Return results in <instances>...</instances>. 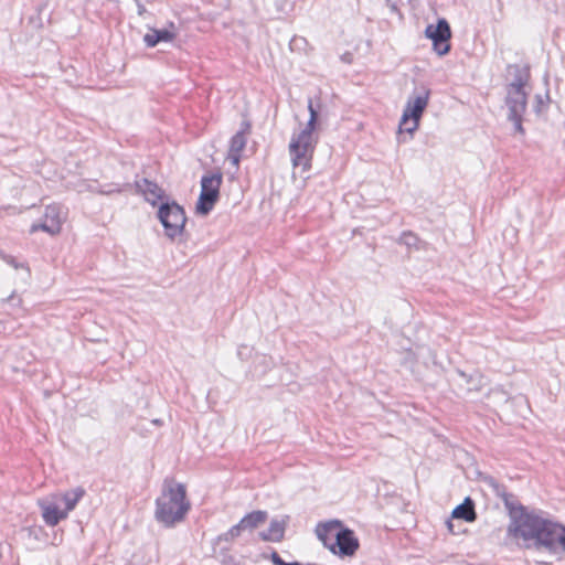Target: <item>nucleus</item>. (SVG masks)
I'll return each mask as SVG.
<instances>
[{
	"mask_svg": "<svg viewBox=\"0 0 565 565\" xmlns=\"http://www.w3.org/2000/svg\"><path fill=\"white\" fill-rule=\"evenodd\" d=\"M508 533L526 548L565 552V526L524 507L511 513Z\"/></svg>",
	"mask_w": 565,
	"mask_h": 565,
	"instance_id": "f257e3e1",
	"label": "nucleus"
},
{
	"mask_svg": "<svg viewBox=\"0 0 565 565\" xmlns=\"http://www.w3.org/2000/svg\"><path fill=\"white\" fill-rule=\"evenodd\" d=\"M190 509L191 503L186 499L185 486L166 479L161 494L156 499V520L164 527H173L185 519Z\"/></svg>",
	"mask_w": 565,
	"mask_h": 565,
	"instance_id": "f03ea898",
	"label": "nucleus"
},
{
	"mask_svg": "<svg viewBox=\"0 0 565 565\" xmlns=\"http://www.w3.org/2000/svg\"><path fill=\"white\" fill-rule=\"evenodd\" d=\"M308 109L310 113V118L307 122V126L298 135H295L291 138L289 145V153L294 167V177L296 175L297 170L302 173L310 168L317 142L313 138V129L318 118V113L313 109L311 99L308 102Z\"/></svg>",
	"mask_w": 565,
	"mask_h": 565,
	"instance_id": "7ed1b4c3",
	"label": "nucleus"
},
{
	"mask_svg": "<svg viewBox=\"0 0 565 565\" xmlns=\"http://www.w3.org/2000/svg\"><path fill=\"white\" fill-rule=\"evenodd\" d=\"M158 218L163 226L164 235L175 241L184 233L186 215L184 209L175 201L163 202L158 209Z\"/></svg>",
	"mask_w": 565,
	"mask_h": 565,
	"instance_id": "20e7f679",
	"label": "nucleus"
},
{
	"mask_svg": "<svg viewBox=\"0 0 565 565\" xmlns=\"http://www.w3.org/2000/svg\"><path fill=\"white\" fill-rule=\"evenodd\" d=\"M529 82V74L515 67L514 79L508 85L505 104L509 109L508 115L516 116L524 114L526 109L527 92L526 86Z\"/></svg>",
	"mask_w": 565,
	"mask_h": 565,
	"instance_id": "39448f33",
	"label": "nucleus"
},
{
	"mask_svg": "<svg viewBox=\"0 0 565 565\" xmlns=\"http://www.w3.org/2000/svg\"><path fill=\"white\" fill-rule=\"evenodd\" d=\"M429 95V89L423 88L422 92L408 98L399 121L401 131L412 135L418 129L420 117L428 105Z\"/></svg>",
	"mask_w": 565,
	"mask_h": 565,
	"instance_id": "423d86ee",
	"label": "nucleus"
},
{
	"mask_svg": "<svg viewBox=\"0 0 565 565\" xmlns=\"http://www.w3.org/2000/svg\"><path fill=\"white\" fill-rule=\"evenodd\" d=\"M223 182L221 172L207 173L201 178V192L195 205V212L207 215L220 199V188Z\"/></svg>",
	"mask_w": 565,
	"mask_h": 565,
	"instance_id": "0eeeda50",
	"label": "nucleus"
},
{
	"mask_svg": "<svg viewBox=\"0 0 565 565\" xmlns=\"http://www.w3.org/2000/svg\"><path fill=\"white\" fill-rule=\"evenodd\" d=\"M67 212L60 204H49L45 207L43 217L40 222L33 223L30 227V233H36L38 231L45 232L50 235H56L61 232L62 225L66 220Z\"/></svg>",
	"mask_w": 565,
	"mask_h": 565,
	"instance_id": "6e6552de",
	"label": "nucleus"
},
{
	"mask_svg": "<svg viewBox=\"0 0 565 565\" xmlns=\"http://www.w3.org/2000/svg\"><path fill=\"white\" fill-rule=\"evenodd\" d=\"M426 38L433 41V50L439 56L448 54L450 51L451 31L449 23L445 19H439L437 24H428L425 29Z\"/></svg>",
	"mask_w": 565,
	"mask_h": 565,
	"instance_id": "1a4fd4ad",
	"label": "nucleus"
},
{
	"mask_svg": "<svg viewBox=\"0 0 565 565\" xmlns=\"http://www.w3.org/2000/svg\"><path fill=\"white\" fill-rule=\"evenodd\" d=\"M266 511H253L246 514L237 524L233 525L226 533L220 535V540L231 541L244 532H253L267 521Z\"/></svg>",
	"mask_w": 565,
	"mask_h": 565,
	"instance_id": "9d476101",
	"label": "nucleus"
},
{
	"mask_svg": "<svg viewBox=\"0 0 565 565\" xmlns=\"http://www.w3.org/2000/svg\"><path fill=\"white\" fill-rule=\"evenodd\" d=\"M38 504L42 512V519L49 526H55L68 516L66 511L61 510L54 501L43 499L39 500Z\"/></svg>",
	"mask_w": 565,
	"mask_h": 565,
	"instance_id": "9b49d317",
	"label": "nucleus"
},
{
	"mask_svg": "<svg viewBox=\"0 0 565 565\" xmlns=\"http://www.w3.org/2000/svg\"><path fill=\"white\" fill-rule=\"evenodd\" d=\"M457 383L459 387L467 394L470 395L476 392H480L486 385L484 377L479 373L467 374L463 371H457Z\"/></svg>",
	"mask_w": 565,
	"mask_h": 565,
	"instance_id": "f8f14e48",
	"label": "nucleus"
},
{
	"mask_svg": "<svg viewBox=\"0 0 565 565\" xmlns=\"http://www.w3.org/2000/svg\"><path fill=\"white\" fill-rule=\"evenodd\" d=\"M340 530V522L331 521L328 523L318 524L316 527V533L318 539L323 543V545L326 547H329L332 552H334V541Z\"/></svg>",
	"mask_w": 565,
	"mask_h": 565,
	"instance_id": "ddd939ff",
	"label": "nucleus"
},
{
	"mask_svg": "<svg viewBox=\"0 0 565 565\" xmlns=\"http://www.w3.org/2000/svg\"><path fill=\"white\" fill-rule=\"evenodd\" d=\"M339 547L341 555L351 556L359 548V541L355 537L353 531L349 529H341L334 541V546Z\"/></svg>",
	"mask_w": 565,
	"mask_h": 565,
	"instance_id": "4468645a",
	"label": "nucleus"
},
{
	"mask_svg": "<svg viewBox=\"0 0 565 565\" xmlns=\"http://www.w3.org/2000/svg\"><path fill=\"white\" fill-rule=\"evenodd\" d=\"M135 183L137 190L145 195L146 201L153 206L164 196V191L153 181L143 178Z\"/></svg>",
	"mask_w": 565,
	"mask_h": 565,
	"instance_id": "2eb2a0df",
	"label": "nucleus"
},
{
	"mask_svg": "<svg viewBox=\"0 0 565 565\" xmlns=\"http://www.w3.org/2000/svg\"><path fill=\"white\" fill-rule=\"evenodd\" d=\"M451 516L454 519H462L467 522H473L477 518L473 501L469 497L466 498L463 503L457 505L452 510Z\"/></svg>",
	"mask_w": 565,
	"mask_h": 565,
	"instance_id": "dca6fc26",
	"label": "nucleus"
},
{
	"mask_svg": "<svg viewBox=\"0 0 565 565\" xmlns=\"http://www.w3.org/2000/svg\"><path fill=\"white\" fill-rule=\"evenodd\" d=\"M174 39V33L167 29H151L143 36V41L148 47H154L160 42H170Z\"/></svg>",
	"mask_w": 565,
	"mask_h": 565,
	"instance_id": "f3484780",
	"label": "nucleus"
},
{
	"mask_svg": "<svg viewBox=\"0 0 565 565\" xmlns=\"http://www.w3.org/2000/svg\"><path fill=\"white\" fill-rule=\"evenodd\" d=\"M85 495V490L82 487L73 488L61 494V500L64 502L66 514L73 511L78 501Z\"/></svg>",
	"mask_w": 565,
	"mask_h": 565,
	"instance_id": "a211bd4d",
	"label": "nucleus"
},
{
	"mask_svg": "<svg viewBox=\"0 0 565 565\" xmlns=\"http://www.w3.org/2000/svg\"><path fill=\"white\" fill-rule=\"evenodd\" d=\"M258 536L263 541L279 542L282 540V522L271 521L270 526L266 531L259 532Z\"/></svg>",
	"mask_w": 565,
	"mask_h": 565,
	"instance_id": "6ab92c4d",
	"label": "nucleus"
},
{
	"mask_svg": "<svg viewBox=\"0 0 565 565\" xmlns=\"http://www.w3.org/2000/svg\"><path fill=\"white\" fill-rule=\"evenodd\" d=\"M247 142L246 137L244 136V130H238L230 141V150L232 152H242Z\"/></svg>",
	"mask_w": 565,
	"mask_h": 565,
	"instance_id": "aec40b11",
	"label": "nucleus"
},
{
	"mask_svg": "<svg viewBox=\"0 0 565 565\" xmlns=\"http://www.w3.org/2000/svg\"><path fill=\"white\" fill-rule=\"evenodd\" d=\"M0 258L6 262L8 265L12 266L15 269L24 268L29 271V267L23 264L19 263L13 256L4 254L3 252H0Z\"/></svg>",
	"mask_w": 565,
	"mask_h": 565,
	"instance_id": "412c9836",
	"label": "nucleus"
},
{
	"mask_svg": "<svg viewBox=\"0 0 565 565\" xmlns=\"http://www.w3.org/2000/svg\"><path fill=\"white\" fill-rule=\"evenodd\" d=\"M524 114H518L516 116L508 115L509 120H511L514 125V129L519 134H524V129L522 126V118Z\"/></svg>",
	"mask_w": 565,
	"mask_h": 565,
	"instance_id": "4be33fe9",
	"label": "nucleus"
},
{
	"mask_svg": "<svg viewBox=\"0 0 565 565\" xmlns=\"http://www.w3.org/2000/svg\"><path fill=\"white\" fill-rule=\"evenodd\" d=\"M401 241L407 246H415L417 243V237L412 233H404L401 237Z\"/></svg>",
	"mask_w": 565,
	"mask_h": 565,
	"instance_id": "5701e85b",
	"label": "nucleus"
},
{
	"mask_svg": "<svg viewBox=\"0 0 565 565\" xmlns=\"http://www.w3.org/2000/svg\"><path fill=\"white\" fill-rule=\"evenodd\" d=\"M227 159L235 168H238L241 161V153L228 151Z\"/></svg>",
	"mask_w": 565,
	"mask_h": 565,
	"instance_id": "b1692460",
	"label": "nucleus"
},
{
	"mask_svg": "<svg viewBox=\"0 0 565 565\" xmlns=\"http://www.w3.org/2000/svg\"><path fill=\"white\" fill-rule=\"evenodd\" d=\"M270 556L275 565H282V558L277 552H271Z\"/></svg>",
	"mask_w": 565,
	"mask_h": 565,
	"instance_id": "393cba45",
	"label": "nucleus"
},
{
	"mask_svg": "<svg viewBox=\"0 0 565 565\" xmlns=\"http://www.w3.org/2000/svg\"><path fill=\"white\" fill-rule=\"evenodd\" d=\"M250 125L248 121H243L239 130H244V136L249 131Z\"/></svg>",
	"mask_w": 565,
	"mask_h": 565,
	"instance_id": "a878e982",
	"label": "nucleus"
},
{
	"mask_svg": "<svg viewBox=\"0 0 565 565\" xmlns=\"http://www.w3.org/2000/svg\"><path fill=\"white\" fill-rule=\"evenodd\" d=\"M136 3H137V7H138V14L142 15L143 12L146 11L145 6L139 0L136 1Z\"/></svg>",
	"mask_w": 565,
	"mask_h": 565,
	"instance_id": "bb28decb",
	"label": "nucleus"
},
{
	"mask_svg": "<svg viewBox=\"0 0 565 565\" xmlns=\"http://www.w3.org/2000/svg\"><path fill=\"white\" fill-rule=\"evenodd\" d=\"M120 190L117 188V189H109V190H104V189H100L98 190L99 193L102 194H109V193H113V192H119Z\"/></svg>",
	"mask_w": 565,
	"mask_h": 565,
	"instance_id": "cd10ccee",
	"label": "nucleus"
},
{
	"mask_svg": "<svg viewBox=\"0 0 565 565\" xmlns=\"http://www.w3.org/2000/svg\"><path fill=\"white\" fill-rule=\"evenodd\" d=\"M247 349H248L247 347L239 348L237 351L238 356L243 359V355H245V352H243V350H247Z\"/></svg>",
	"mask_w": 565,
	"mask_h": 565,
	"instance_id": "c85d7f7f",
	"label": "nucleus"
},
{
	"mask_svg": "<svg viewBox=\"0 0 565 565\" xmlns=\"http://www.w3.org/2000/svg\"><path fill=\"white\" fill-rule=\"evenodd\" d=\"M247 349H248L247 347L239 348L237 351L238 356L243 359V355H245V352H243V350H247Z\"/></svg>",
	"mask_w": 565,
	"mask_h": 565,
	"instance_id": "c756f323",
	"label": "nucleus"
},
{
	"mask_svg": "<svg viewBox=\"0 0 565 565\" xmlns=\"http://www.w3.org/2000/svg\"><path fill=\"white\" fill-rule=\"evenodd\" d=\"M448 530L454 533L452 522L450 520L447 521Z\"/></svg>",
	"mask_w": 565,
	"mask_h": 565,
	"instance_id": "7c9ffc66",
	"label": "nucleus"
},
{
	"mask_svg": "<svg viewBox=\"0 0 565 565\" xmlns=\"http://www.w3.org/2000/svg\"><path fill=\"white\" fill-rule=\"evenodd\" d=\"M153 423H154L156 425H159L161 422H160V419H154V420H153Z\"/></svg>",
	"mask_w": 565,
	"mask_h": 565,
	"instance_id": "2f4dec72",
	"label": "nucleus"
},
{
	"mask_svg": "<svg viewBox=\"0 0 565 565\" xmlns=\"http://www.w3.org/2000/svg\"><path fill=\"white\" fill-rule=\"evenodd\" d=\"M296 42H297V40H296V39H295V40H291V42H290V46H292Z\"/></svg>",
	"mask_w": 565,
	"mask_h": 565,
	"instance_id": "473e14b6",
	"label": "nucleus"
},
{
	"mask_svg": "<svg viewBox=\"0 0 565 565\" xmlns=\"http://www.w3.org/2000/svg\"><path fill=\"white\" fill-rule=\"evenodd\" d=\"M13 299H14V295H11V296L9 297V300H10V301H12Z\"/></svg>",
	"mask_w": 565,
	"mask_h": 565,
	"instance_id": "72a5a7b5",
	"label": "nucleus"
}]
</instances>
